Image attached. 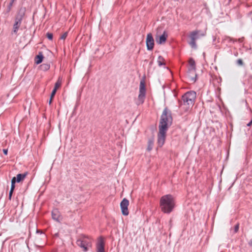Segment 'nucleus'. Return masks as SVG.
<instances>
[{"instance_id": "obj_29", "label": "nucleus", "mask_w": 252, "mask_h": 252, "mask_svg": "<svg viewBox=\"0 0 252 252\" xmlns=\"http://www.w3.org/2000/svg\"><path fill=\"white\" fill-rule=\"evenodd\" d=\"M16 182V179L15 177H14L11 180V185H15Z\"/></svg>"}, {"instance_id": "obj_18", "label": "nucleus", "mask_w": 252, "mask_h": 252, "mask_svg": "<svg viewBox=\"0 0 252 252\" xmlns=\"http://www.w3.org/2000/svg\"><path fill=\"white\" fill-rule=\"evenodd\" d=\"M39 67L41 70L46 71L50 69V65L49 63H43L40 65Z\"/></svg>"}, {"instance_id": "obj_13", "label": "nucleus", "mask_w": 252, "mask_h": 252, "mask_svg": "<svg viewBox=\"0 0 252 252\" xmlns=\"http://www.w3.org/2000/svg\"><path fill=\"white\" fill-rule=\"evenodd\" d=\"M200 31L199 30H196L191 32L189 35L190 39H192L193 37L194 40H196L200 36H203L205 35L204 33H200Z\"/></svg>"}, {"instance_id": "obj_8", "label": "nucleus", "mask_w": 252, "mask_h": 252, "mask_svg": "<svg viewBox=\"0 0 252 252\" xmlns=\"http://www.w3.org/2000/svg\"><path fill=\"white\" fill-rule=\"evenodd\" d=\"M159 131L158 134V144L159 147H161L164 144L167 130L158 128Z\"/></svg>"}, {"instance_id": "obj_12", "label": "nucleus", "mask_w": 252, "mask_h": 252, "mask_svg": "<svg viewBox=\"0 0 252 252\" xmlns=\"http://www.w3.org/2000/svg\"><path fill=\"white\" fill-rule=\"evenodd\" d=\"M52 217L53 220L57 222H60L62 220V217L59 210L57 209H54L52 211Z\"/></svg>"}, {"instance_id": "obj_16", "label": "nucleus", "mask_w": 252, "mask_h": 252, "mask_svg": "<svg viewBox=\"0 0 252 252\" xmlns=\"http://www.w3.org/2000/svg\"><path fill=\"white\" fill-rule=\"evenodd\" d=\"M28 175V172H26L23 174H18L17 175V177L16 178V182L17 183H20L21 181L24 180V179L26 178L27 175Z\"/></svg>"}, {"instance_id": "obj_25", "label": "nucleus", "mask_w": 252, "mask_h": 252, "mask_svg": "<svg viewBox=\"0 0 252 252\" xmlns=\"http://www.w3.org/2000/svg\"><path fill=\"white\" fill-rule=\"evenodd\" d=\"M237 63L239 65H243V64H244V63H243L242 60L241 59H239L238 60H237Z\"/></svg>"}, {"instance_id": "obj_22", "label": "nucleus", "mask_w": 252, "mask_h": 252, "mask_svg": "<svg viewBox=\"0 0 252 252\" xmlns=\"http://www.w3.org/2000/svg\"><path fill=\"white\" fill-rule=\"evenodd\" d=\"M191 40L189 42V44L191 47V48L196 49L197 48V45L196 44V40L193 38L192 39H190Z\"/></svg>"}, {"instance_id": "obj_36", "label": "nucleus", "mask_w": 252, "mask_h": 252, "mask_svg": "<svg viewBox=\"0 0 252 252\" xmlns=\"http://www.w3.org/2000/svg\"><path fill=\"white\" fill-rule=\"evenodd\" d=\"M15 0H10V1L9 3H11V4H13L14 1H15Z\"/></svg>"}, {"instance_id": "obj_27", "label": "nucleus", "mask_w": 252, "mask_h": 252, "mask_svg": "<svg viewBox=\"0 0 252 252\" xmlns=\"http://www.w3.org/2000/svg\"><path fill=\"white\" fill-rule=\"evenodd\" d=\"M12 4H11V3H9L7 6V12H9L11 9V7L12 6Z\"/></svg>"}, {"instance_id": "obj_31", "label": "nucleus", "mask_w": 252, "mask_h": 252, "mask_svg": "<svg viewBox=\"0 0 252 252\" xmlns=\"http://www.w3.org/2000/svg\"><path fill=\"white\" fill-rule=\"evenodd\" d=\"M3 153L5 155H7L8 153V150L6 149H3Z\"/></svg>"}, {"instance_id": "obj_37", "label": "nucleus", "mask_w": 252, "mask_h": 252, "mask_svg": "<svg viewBox=\"0 0 252 252\" xmlns=\"http://www.w3.org/2000/svg\"><path fill=\"white\" fill-rule=\"evenodd\" d=\"M39 232V231L38 230H37L36 232L38 233Z\"/></svg>"}, {"instance_id": "obj_20", "label": "nucleus", "mask_w": 252, "mask_h": 252, "mask_svg": "<svg viewBox=\"0 0 252 252\" xmlns=\"http://www.w3.org/2000/svg\"><path fill=\"white\" fill-rule=\"evenodd\" d=\"M62 79L61 77L58 78L57 81L56 82L54 89L57 90V89L61 86Z\"/></svg>"}, {"instance_id": "obj_26", "label": "nucleus", "mask_w": 252, "mask_h": 252, "mask_svg": "<svg viewBox=\"0 0 252 252\" xmlns=\"http://www.w3.org/2000/svg\"><path fill=\"white\" fill-rule=\"evenodd\" d=\"M239 228V224L237 223L234 227V233H237L238 231Z\"/></svg>"}, {"instance_id": "obj_9", "label": "nucleus", "mask_w": 252, "mask_h": 252, "mask_svg": "<svg viewBox=\"0 0 252 252\" xmlns=\"http://www.w3.org/2000/svg\"><path fill=\"white\" fill-rule=\"evenodd\" d=\"M129 205V201L126 199L124 198L120 203L121 209L122 213L124 216H128L129 212L128 210V206Z\"/></svg>"}, {"instance_id": "obj_6", "label": "nucleus", "mask_w": 252, "mask_h": 252, "mask_svg": "<svg viewBox=\"0 0 252 252\" xmlns=\"http://www.w3.org/2000/svg\"><path fill=\"white\" fill-rule=\"evenodd\" d=\"M146 97V87L144 80H141L140 83L139 93L138 96V100L136 104L139 105L144 103Z\"/></svg>"}, {"instance_id": "obj_11", "label": "nucleus", "mask_w": 252, "mask_h": 252, "mask_svg": "<svg viewBox=\"0 0 252 252\" xmlns=\"http://www.w3.org/2000/svg\"><path fill=\"white\" fill-rule=\"evenodd\" d=\"M105 243L102 237H99L96 243V252H105Z\"/></svg>"}, {"instance_id": "obj_10", "label": "nucleus", "mask_w": 252, "mask_h": 252, "mask_svg": "<svg viewBox=\"0 0 252 252\" xmlns=\"http://www.w3.org/2000/svg\"><path fill=\"white\" fill-rule=\"evenodd\" d=\"M146 46L148 50H152L154 46V40L151 33H149L146 37Z\"/></svg>"}, {"instance_id": "obj_5", "label": "nucleus", "mask_w": 252, "mask_h": 252, "mask_svg": "<svg viewBox=\"0 0 252 252\" xmlns=\"http://www.w3.org/2000/svg\"><path fill=\"white\" fill-rule=\"evenodd\" d=\"M24 15L25 14L24 12H19L16 16L12 31V34H17L18 31L21 25Z\"/></svg>"}, {"instance_id": "obj_19", "label": "nucleus", "mask_w": 252, "mask_h": 252, "mask_svg": "<svg viewBox=\"0 0 252 252\" xmlns=\"http://www.w3.org/2000/svg\"><path fill=\"white\" fill-rule=\"evenodd\" d=\"M157 63H158V65L159 66H161L162 65H165V63H164V59L163 58V57L161 56H159L158 57V60H157Z\"/></svg>"}, {"instance_id": "obj_32", "label": "nucleus", "mask_w": 252, "mask_h": 252, "mask_svg": "<svg viewBox=\"0 0 252 252\" xmlns=\"http://www.w3.org/2000/svg\"><path fill=\"white\" fill-rule=\"evenodd\" d=\"M12 194H13V192H9V195H8V199L9 200H11V197H12Z\"/></svg>"}, {"instance_id": "obj_30", "label": "nucleus", "mask_w": 252, "mask_h": 252, "mask_svg": "<svg viewBox=\"0 0 252 252\" xmlns=\"http://www.w3.org/2000/svg\"><path fill=\"white\" fill-rule=\"evenodd\" d=\"M15 189V185H11V188H10V192H13V191H14V189Z\"/></svg>"}, {"instance_id": "obj_7", "label": "nucleus", "mask_w": 252, "mask_h": 252, "mask_svg": "<svg viewBox=\"0 0 252 252\" xmlns=\"http://www.w3.org/2000/svg\"><path fill=\"white\" fill-rule=\"evenodd\" d=\"M189 66L188 68V71L190 74L194 75V77L190 76V80L193 82H195L196 81L197 76L196 73V64L195 61L192 58H190L189 61Z\"/></svg>"}, {"instance_id": "obj_28", "label": "nucleus", "mask_w": 252, "mask_h": 252, "mask_svg": "<svg viewBox=\"0 0 252 252\" xmlns=\"http://www.w3.org/2000/svg\"><path fill=\"white\" fill-rule=\"evenodd\" d=\"M56 92H57V90H56L55 89L53 90V91L51 93V95H50V97H51V98H53L54 97V96H55V95L56 93Z\"/></svg>"}, {"instance_id": "obj_23", "label": "nucleus", "mask_w": 252, "mask_h": 252, "mask_svg": "<svg viewBox=\"0 0 252 252\" xmlns=\"http://www.w3.org/2000/svg\"><path fill=\"white\" fill-rule=\"evenodd\" d=\"M67 35H68V32H65L64 33H63L60 37V39H63V40H64L66 37L67 36Z\"/></svg>"}, {"instance_id": "obj_33", "label": "nucleus", "mask_w": 252, "mask_h": 252, "mask_svg": "<svg viewBox=\"0 0 252 252\" xmlns=\"http://www.w3.org/2000/svg\"><path fill=\"white\" fill-rule=\"evenodd\" d=\"M248 244L250 246L252 247V238L249 241Z\"/></svg>"}, {"instance_id": "obj_1", "label": "nucleus", "mask_w": 252, "mask_h": 252, "mask_svg": "<svg viewBox=\"0 0 252 252\" xmlns=\"http://www.w3.org/2000/svg\"><path fill=\"white\" fill-rule=\"evenodd\" d=\"M196 97V94L194 91H189L182 95V100L179 101L181 110L186 113L189 111L190 106L193 105Z\"/></svg>"}, {"instance_id": "obj_21", "label": "nucleus", "mask_w": 252, "mask_h": 252, "mask_svg": "<svg viewBox=\"0 0 252 252\" xmlns=\"http://www.w3.org/2000/svg\"><path fill=\"white\" fill-rule=\"evenodd\" d=\"M223 40L227 42H232L234 43L237 41V39H235L231 37L225 36L224 37Z\"/></svg>"}, {"instance_id": "obj_2", "label": "nucleus", "mask_w": 252, "mask_h": 252, "mask_svg": "<svg viewBox=\"0 0 252 252\" xmlns=\"http://www.w3.org/2000/svg\"><path fill=\"white\" fill-rule=\"evenodd\" d=\"M159 206L162 212L165 214H170L175 206V201L171 194L162 196L160 199Z\"/></svg>"}, {"instance_id": "obj_4", "label": "nucleus", "mask_w": 252, "mask_h": 252, "mask_svg": "<svg viewBox=\"0 0 252 252\" xmlns=\"http://www.w3.org/2000/svg\"><path fill=\"white\" fill-rule=\"evenodd\" d=\"M76 244L84 252H86L89 251V248L92 247V240L88 236L83 235L77 240Z\"/></svg>"}, {"instance_id": "obj_14", "label": "nucleus", "mask_w": 252, "mask_h": 252, "mask_svg": "<svg viewBox=\"0 0 252 252\" xmlns=\"http://www.w3.org/2000/svg\"><path fill=\"white\" fill-rule=\"evenodd\" d=\"M167 34L166 32H164L162 35L156 38L157 42L159 44H162L165 42L167 38Z\"/></svg>"}, {"instance_id": "obj_24", "label": "nucleus", "mask_w": 252, "mask_h": 252, "mask_svg": "<svg viewBox=\"0 0 252 252\" xmlns=\"http://www.w3.org/2000/svg\"><path fill=\"white\" fill-rule=\"evenodd\" d=\"M46 36L50 40H52L53 39V34L50 32H47L46 34Z\"/></svg>"}, {"instance_id": "obj_35", "label": "nucleus", "mask_w": 252, "mask_h": 252, "mask_svg": "<svg viewBox=\"0 0 252 252\" xmlns=\"http://www.w3.org/2000/svg\"><path fill=\"white\" fill-rule=\"evenodd\" d=\"M52 99L53 98H51V97H50V99L49 101V104H51V103H52Z\"/></svg>"}, {"instance_id": "obj_34", "label": "nucleus", "mask_w": 252, "mask_h": 252, "mask_svg": "<svg viewBox=\"0 0 252 252\" xmlns=\"http://www.w3.org/2000/svg\"><path fill=\"white\" fill-rule=\"evenodd\" d=\"M252 125V120H251L247 125L248 126H251Z\"/></svg>"}, {"instance_id": "obj_3", "label": "nucleus", "mask_w": 252, "mask_h": 252, "mask_svg": "<svg viewBox=\"0 0 252 252\" xmlns=\"http://www.w3.org/2000/svg\"><path fill=\"white\" fill-rule=\"evenodd\" d=\"M172 121L171 112L165 107L160 116L158 128L168 130V128L172 125Z\"/></svg>"}, {"instance_id": "obj_15", "label": "nucleus", "mask_w": 252, "mask_h": 252, "mask_svg": "<svg viewBox=\"0 0 252 252\" xmlns=\"http://www.w3.org/2000/svg\"><path fill=\"white\" fill-rule=\"evenodd\" d=\"M43 58H44V57L42 54V53L41 52H39L38 54L37 55H36L35 57V59H34L35 63L36 64H40L43 61Z\"/></svg>"}, {"instance_id": "obj_17", "label": "nucleus", "mask_w": 252, "mask_h": 252, "mask_svg": "<svg viewBox=\"0 0 252 252\" xmlns=\"http://www.w3.org/2000/svg\"><path fill=\"white\" fill-rule=\"evenodd\" d=\"M154 139L153 137L150 138L148 140V147H147V150L148 151H151L153 148V146H154Z\"/></svg>"}]
</instances>
